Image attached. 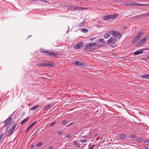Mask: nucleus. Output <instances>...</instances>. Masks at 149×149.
<instances>
[{
	"label": "nucleus",
	"instance_id": "obj_1",
	"mask_svg": "<svg viewBox=\"0 0 149 149\" xmlns=\"http://www.w3.org/2000/svg\"><path fill=\"white\" fill-rule=\"evenodd\" d=\"M11 119V117H9L3 122L4 123L3 127H7L6 131L7 133V136H9L12 134L13 131L17 126L16 124L13 125L10 123Z\"/></svg>",
	"mask_w": 149,
	"mask_h": 149
},
{
	"label": "nucleus",
	"instance_id": "obj_2",
	"mask_svg": "<svg viewBox=\"0 0 149 149\" xmlns=\"http://www.w3.org/2000/svg\"><path fill=\"white\" fill-rule=\"evenodd\" d=\"M97 43H89L87 44L85 48V49L86 50H88L91 52L92 50L96 49V47Z\"/></svg>",
	"mask_w": 149,
	"mask_h": 149
},
{
	"label": "nucleus",
	"instance_id": "obj_3",
	"mask_svg": "<svg viewBox=\"0 0 149 149\" xmlns=\"http://www.w3.org/2000/svg\"><path fill=\"white\" fill-rule=\"evenodd\" d=\"M118 15L117 14H114L113 15H106L103 17V19L105 20H108L111 18L113 19L115 18L116 17H118Z\"/></svg>",
	"mask_w": 149,
	"mask_h": 149
},
{
	"label": "nucleus",
	"instance_id": "obj_4",
	"mask_svg": "<svg viewBox=\"0 0 149 149\" xmlns=\"http://www.w3.org/2000/svg\"><path fill=\"white\" fill-rule=\"evenodd\" d=\"M110 33L116 37L120 38L122 36V35L119 32L114 31H111Z\"/></svg>",
	"mask_w": 149,
	"mask_h": 149
},
{
	"label": "nucleus",
	"instance_id": "obj_5",
	"mask_svg": "<svg viewBox=\"0 0 149 149\" xmlns=\"http://www.w3.org/2000/svg\"><path fill=\"white\" fill-rule=\"evenodd\" d=\"M84 45L83 43L82 42H79L76 44L75 46H74V48L77 49H81L83 47Z\"/></svg>",
	"mask_w": 149,
	"mask_h": 149
},
{
	"label": "nucleus",
	"instance_id": "obj_6",
	"mask_svg": "<svg viewBox=\"0 0 149 149\" xmlns=\"http://www.w3.org/2000/svg\"><path fill=\"white\" fill-rule=\"evenodd\" d=\"M67 8L72 10L73 11H75L77 10V6L73 5H68L66 6Z\"/></svg>",
	"mask_w": 149,
	"mask_h": 149
},
{
	"label": "nucleus",
	"instance_id": "obj_7",
	"mask_svg": "<svg viewBox=\"0 0 149 149\" xmlns=\"http://www.w3.org/2000/svg\"><path fill=\"white\" fill-rule=\"evenodd\" d=\"M74 64L77 66L82 67L86 65V64L83 62L78 61H75Z\"/></svg>",
	"mask_w": 149,
	"mask_h": 149
},
{
	"label": "nucleus",
	"instance_id": "obj_8",
	"mask_svg": "<svg viewBox=\"0 0 149 149\" xmlns=\"http://www.w3.org/2000/svg\"><path fill=\"white\" fill-rule=\"evenodd\" d=\"M116 40V38H111L109 39L108 41V44H113L115 43Z\"/></svg>",
	"mask_w": 149,
	"mask_h": 149
},
{
	"label": "nucleus",
	"instance_id": "obj_9",
	"mask_svg": "<svg viewBox=\"0 0 149 149\" xmlns=\"http://www.w3.org/2000/svg\"><path fill=\"white\" fill-rule=\"evenodd\" d=\"M147 40L146 38L140 40L137 44V46H140L142 45V44L145 43Z\"/></svg>",
	"mask_w": 149,
	"mask_h": 149
},
{
	"label": "nucleus",
	"instance_id": "obj_10",
	"mask_svg": "<svg viewBox=\"0 0 149 149\" xmlns=\"http://www.w3.org/2000/svg\"><path fill=\"white\" fill-rule=\"evenodd\" d=\"M57 54L58 53L57 52L49 51L48 55L51 57H56L57 56Z\"/></svg>",
	"mask_w": 149,
	"mask_h": 149
},
{
	"label": "nucleus",
	"instance_id": "obj_11",
	"mask_svg": "<svg viewBox=\"0 0 149 149\" xmlns=\"http://www.w3.org/2000/svg\"><path fill=\"white\" fill-rule=\"evenodd\" d=\"M143 49H141L137 50V51L134 52V54L135 55H136L142 53L143 52Z\"/></svg>",
	"mask_w": 149,
	"mask_h": 149
},
{
	"label": "nucleus",
	"instance_id": "obj_12",
	"mask_svg": "<svg viewBox=\"0 0 149 149\" xmlns=\"http://www.w3.org/2000/svg\"><path fill=\"white\" fill-rule=\"evenodd\" d=\"M40 52L44 54L45 55H48L49 51L46 50L45 49H41L40 50Z\"/></svg>",
	"mask_w": 149,
	"mask_h": 149
},
{
	"label": "nucleus",
	"instance_id": "obj_13",
	"mask_svg": "<svg viewBox=\"0 0 149 149\" xmlns=\"http://www.w3.org/2000/svg\"><path fill=\"white\" fill-rule=\"evenodd\" d=\"M55 66V64L53 63H46V67H52Z\"/></svg>",
	"mask_w": 149,
	"mask_h": 149
},
{
	"label": "nucleus",
	"instance_id": "obj_14",
	"mask_svg": "<svg viewBox=\"0 0 149 149\" xmlns=\"http://www.w3.org/2000/svg\"><path fill=\"white\" fill-rule=\"evenodd\" d=\"M141 78L149 80V74H145L141 76Z\"/></svg>",
	"mask_w": 149,
	"mask_h": 149
},
{
	"label": "nucleus",
	"instance_id": "obj_15",
	"mask_svg": "<svg viewBox=\"0 0 149 149\" xmlns=\"http://www.w3.org/2000/svg\"><path fill=\"white\" fill-rule=\"evenodd\" d=\"M139 39V38H138V37L136 36L133 39L132 41V43L133 44H134Z\"/></svg>",
	"mask_w": 149,
	"mask_h": 149
},
{
	"label": "nucleus",
	"instance_id": "obj_16",
	"mask_svg": "<svg viewBox=\"0 0 149 149\" xmlns=\"http://www.w3.org/2000/svg\"><path fill=\"white\" fill-rule=\"evenodd\" d=\"M36 65L39 67H46V63L43 62L42 63H38Z\"/></svg>",
	"mask_w": 149,
	"mask_h": 149
},
{
	"label": "nucleus",
	"instance_id": "obj_17",
	"mask_svg": "<svg viewBox=\"0 0 149 149\" xmlns=\"http://www.w3.org/2000/svg\"><path fill=\"white\" fill-rule=\"evenodd\" d=\"M36 122V121L33 123H32L28 128L25 130V132H27L28 130L30 129L31 127L33 125H34Z\"/></svg>",
	"mask_w": 149,
	"mask_h": 149
},
{
	"label": "nucleus",
	"instance_id": "obj_18",
	"mask_svg": "<svg viewBox=\"0 0 149 149\" xmlns=\"http://www.w3.org/2000/svg\"><path fill=\"white\" fill-rule=\"evenodd\" d=\"M77 10H86L87 9V8L86 7H80L77 6Z\"/></svg>",
	"mask_w": 149,
	"mask_h": 149
},
{
	"label": "nucleus",
	"instance_id": "obj_19",
	"mask_svg": "<svg viewBox=\"0 0 149 149\" xmlns=\"http://www.w3.org/2000/svg\"><path fill=\"white\" fill-rule=\"evenodd\" d=\"M39 106L38 105H37L34 106L32 107L31 109V111H34L37 109L38 108Z\"/></svg>",
	"mask_w": 149,
	"mask_h": 149
},
{
	"label": "nucleus",
	"instance_id": "obj_20",
	"mask_svg": "<svg viewBox=\"0 0 149 149\" xmlns=\"http://www.w3.org/2000/svg\"><path fill=\"white\" fill-rule=\"evenodd\" d=\"M29 117H27L23 121H22L21 123V124H22L26 122L29 119Z\"/></svg>",
	"mask_w": 149,
	"mask_h": 149
},
{
	"label": "nucleus",
	"instance_id": "obj_21",
	"mask_svg": "<svg viewBox=\"0 0 149 149\" xmlns=\"http://www.w3.org/2000/svg\"><path fill=\"white\" fill-rule=\"evenodd\" d=\"M81 31L84 33H87L88 32V30L86 29H82L81 30Z\"/></svg>",
	"mask_w": 149,
	"mask_h": 149
},
{
	"label": "nucleus",
	"instance_id": "obj_22",
	"mask_svg": "<svg viewBox=\"0 0 149 149\" xmlns=\"http://www.w3.org/2000/svg\"><path fill=\"white\" fill-rule=\"evenodd\" d=\"M109 37V34L108 33L106 32L104 36V37L105 38H108Z\"/></svg>",
	"mask_w": 149,
	"mask_h": 149
},
{
	"label": "nucleus",
	"instance_id": "obj_23",
	"mask_svg": "<svg viewBox=\"0 0 149 149\" xmlns=\"http://www.w3.org/2000/svg\"><path fill=\"white\" fill-rule=\"evenodd\" d=\"M143 34V33L141 32H139L138 33V34L136 36L137 37H138V38H139L141 37Z\"/></svg>",
	"mask_w": 149,
	"mask_h": 149
},
{
	"label": "nucleus",
	"instance_id": "obj_24",
	"mask_svg": "<svg viewBox=\"0 0 149 149\" xmlns=\"http://www.w3.org/2000/svg\"><path fill=\"white\" fill-rule=\"evenodd\" d=\"M141 16V17H143V16L145 17H147L149 16L148 13L146 14L140 15V16Z\"/></svg>",
	"mask_w": 149,
	"mask_h": 149
},
{
	"label": "nucleus",
	"instance_id": "obj_25",
	"mask_svg": "<svg viewBox=\"0 0 149 149\" xmlns=\"http://www.w3.org/2000/svg\"><path fill=\"white\" fill-rule=\"evenodd\" d=\"M98 42L99 43H102L103 44L105 43V42H104V40L102 38L100 39L99 40Z\"/></svg>",
	"mask_w": 149,
	"mask_h": 149
},
{
	"label": "nucleus",
	"instance_id": "obj_26",
	"mask_svg": "<svg viewBox=\"0 0 149 149\" xmlns=\"http://www.w3.org/2000/svg\"><path fill=\"white\" fill-rule=\"evenodd\" d=\"M4 135V133H3L0 135V142L2 141V139Z\"/></svg>",
	"mask_w": 149,
	"mask_h": 149
},
{
	"label": "nucleus",
	"instance_id": "obj_27",
	"mask_svg": "<svg viewBox=\"0 0 149 149\" xmlns=\"http://www.w3.org/2000/svg\"><path fill=\"white\" fill-rule=\"evenodd\" d=\"M120 137L121 138L124 139L125 138L126 136L123 134H121L120 135Z\"/></svg>",
	"mask_w": 149,
	"mask_h": 149
},
{
	"label": "nucleus",
	"instance_id": "obj_28",
	"mask_svg": "<svg viewBox=\"0 0 149 149\" xmlns=\"http://www.w3.org/2000/svg\"><path fill=\"white\" fill-rule=\"evenodd\" d=\"M74 145H75V146H77V148H79L80 146V144H77V142H74Z\"/></svg>",
	"mask_w": 149,
	"mask_h": 149
},
{
	"label": "nucleus",
	"instance_id": "obj_29",
	"mask_svg": "<svg viewBox=\"0 0 149 149\" xmlns=\"http://www.w3.org/2000/svg\"><path fill=\"white\" fill-rule=\"evenodd\" d=\"M138 142H140L143 141V139L141 138H139L137 139L136 140Z\"/></svg>",
	"mask_w": 149,
	"mask_h": 149
},
{
	"label": "nucleus",
	"instance_id": "obj_30",
	"mask_svg": "<svg viewBox=\"0 0 149 149\" xmlns=\"http://www.w3.org/2000/svg\"><path fill=\"white\" fill-rule=\"evenodd\" d=\"M79 141L81 142H82L83 143H86L87 142V140H79Z\"/></svg>",
	"mask_w": 149,
	"mask_h": 149
},
{
	"label": "nucleus",
	"instance_id": "obj_31",
	"mask_svg": "<svg viewBox=\"0 0 149 149\" xmlns=\"http://www.w3.org/2000/svg\"><path fill=\"white\" fill-rule=\"evenodd\" d=\"M95 146V145H92L88 149H92Z\"/></svg>",
	"mask_w": 149,
	"mask_h": 149
},
{
	"label": "nucleus",
	"instance_id": "obj_32",
	"mask_svg": "<svg viewBox=\"0 0 149 149\" xmlns=\"http://www.w3.org/2000/svg\"><path fill=\"white\" fill-rule=\"evenodd\" d=\"M42 142L39 143L36 145L37 146H40L42 145Z\"/></svg>",
	"mask_w": 149,
	"mask_h": 149
},
{
	"label": "nucleus",
	"instance_id": "obj_33",
	"mask_svg": "<svg viewBox=\"0 0 149 149\" xmlns=\"http://www.w3.org/2000/svg\"><path fill=\"white\" fill-rule=\"evenodd\" d=\"M85 23V21H84V22H82L79 24V26H83Z\"/></svg>",
	"mask_w": 149,
	"mask_h": 149
},
{
	"label": "nucleus",
	"instance_id": "obj_34",
	"mask_svg": "<svg viewBox=\"0 0 149 149\" xmlns=\"http://www.w3.org/2000/svg\"><path fill=\"white\" fill-rule=\"evenodd\" d=\"M103 45L102 44L100 45H98L97 47H96V49H97L98 48H100Z\"/></svg>",
	"mask_w": 149,
	"mask_h": 149
},
{
	"label": "nucleus",
	"instance_id": "obj_35",
	"mask_svg": "<svg viewBox=\"0 0 149 149\" xmlns=\"http://www.w3.org/2000/svg\"><path fill=\"white\" fill-rule=\"evenodd\" d=\"M51 106V104H49L47 106L46 108H45V110H46L47 109L49 108V107Z\"/></svg>",
	"mask_w": 149,
	"mask_h": 149
},
{
	"label": "nucleus",
	"instance_id": "obj_36",
	"mask_svg": "<svg viewBox=\"0 0 149 149\" xmlns=\"http://www.w3.org/2000/svg\"><path fill=\"white\" fill-rule=\"evenodd\" d=\"M70 134H67L66 135V137L67 138H70Z\"/></svg>",
	"mask_w": 149,
	"mask_h": 149
},
{
	"label": "nucleus",
	"instance_id": "obj_37",
	"mask_svg": "<svg viewBox=\"0 0 149 149\" xmlns=\"http://www.w3.org/2000/svg\"><path fill=\"white\" fill-rule=\"evenodd\" d=\"M144 143H149V140H148L145 141H144Z\"/></svg>",
	"mask_w": 149,
	"mask_h": 149
},
{
	"label": "nucleus",
	"instance_id": "obj_38",
	"mask_svg": "<svg viewBox=\"0 0 149 149\" xmlns=\"http://www.w3.org/2000/svg\"><path fill=\"white\" fill-rule=\"evenodd\" d=\"M44 63H49V61L48 60H46L43 61Z\"/></svg>",
	"mask_w": 149,
	"mask_h": 149
},
{
	"label": "nucleus",
	"instance_id": "obj_39",
	"mask_svg": "<svg viewBox=\"0 0 149 149\" xmlns=\"http://www.w3.org/2000/svg\"><path fill=\"white\" fill-rule=\"evenodd\" d=\"M67 121L66 120H64L62 122V123L63 124H65L66 123Z\"/></svg>",
	"mask_w": 149,
	"mask_h": 149
},
{
	"label": "nucleus",
	"instance_id": "obj_40",
	"mask_svg": "<svg viewBox=\"0 0 149 149\" xmlns=\"http://www.w3.org/2000/svg\"><path fill=\"white\" fill-rule=\"evenodd\" d=\"M56 123L55 122H54L50 125V126H52L53 125H55Z\"/></svg>",
	"mask_w": 149,
	"mask_h": 149
},
{
	"label": "nucleus",
	"instance_id": "obj_41",
	"mask_svg": "<svg viewBox=\"0 0 149 149\" xmlns=\"http://www.w3.org/2000/svg\"><path fill=\"white\" fill-rule=\"evenodd\" d=\"M63 133V132L62 131H60L58 133V134L61 135Z\"/></svg>",
	"mask_w": 149,
	"mask_h": 149
},
{
	"label": "nucleus",
	"instance_id": "obj_42",
	"mask_svg": "<svg viewBox=\"0 0 149 149\" xmlns=\"http://www.w3.org/2000/svg\"><path fill=\"white\" fill-rule=\"evenodd\" d=\"M43 2H44L45 3H49L48 1H47L45 0H43Z\"/></svg>",
	"mask_w": 149,
	"mask_h": 149
},
{
	"label": "nucleus",
	"instance_id": "obj_43",
	"mask_svg": "<svg viewBox=\"0 0 149 149\" xmlns=\"http://www.w3.org/2000/svg\"><path fill=\"white\" fill-rule=\"evenodd\" d=\"M147 5V4H138V5H139V6H146Z\"/></svg>",
	"mask_w": 149,
	"mask_h": 149
},
{
	"label": "nucleus",
	"instance_id": "obj_44",
	"mask_svg": "<svg viewBox=\"0 0 149 149\" xmlns=\"http://www.w3.org/2000/svg\"><path fill=\"white\" fill-rule=\"evenodd\" d=\"M131 137L132 138H135L136 137V136L135 135H132Z\"/></svg>",
	"mask_w": 149,
	"mask_h": 149
},
{
	"label": "nucleus",
	"instance_id": "obj_45",
	"mask_svg": "<svg viewBox=\"0 0 149 149\" xmlns=\"http://www.w3.org/2000/svg\"><path fill=\"white\" fill-rule=\"evenodd\" d=\"M87 136H86V135L84 136L83 137L84 138V139L87 138Z\"/></svg>",
	"mask_w": 149,
	"mask_h": 149
},
{
	"label": "nucleus",
	"instance_id": "obj_46",
	"mask_svg": "<svg viewBox=\"0 0 149 149\" xmlns=\"http://www.w3.org/2000/svg\"><path fill=\"white\" fill-rule=\"evenodd\" d=\"M73 123H71L70 124L68 125L67 126V127H69V126H70V125H71L72 124H73Z\"/></svg>",
	"mask_w": 149,
	"mask_h": 149
},
{
	"label": "nucleus",
	"instance_id": "obj_47",
	"mask_svg": "<svg viewBox=\"0 0 149 149\" xmlns=\"http://www.w3.org/2000/svg\"><path fill=\"white\" fill-rule=\"evenodd\" d=\"M144 148L145 149H148V147H147V146H144Z\"/></svg>",
	"mask_w": 149,
	"mask_h": 149
},
{
	"label": "nucleus",
	"instance_id": "obj_48",
	"mask_svg": "<svg viewBox=\"0 0 149 149\" xmlns=\"http://www.w3.org/2000/svg\"><path fill=\"white\" fill-rule=\"evenodd\" d=\"M43 0H37V1H41L42 2H43Z\"/></svg>",
	"mask_w": 149,
	"mask_h": 149
},
{
	"label": "nucleus",
	"instance_id": "obj_49",
	"mask_svg": "<svg viewBox=\"0 0 149 149\" xmlns=\"http://www.w3.org/2000/svg\"><path fill=\"white\" fill-rule=\"evenodd\" d=\"M140 16V15H137L136 16V17L139 18L140 17H141V16Z\"/></svg>",
	"mask_w": 149,
	"mask_h": 149
},
{
	"label": "nucleus",
	"instance_id": "obj_50",
	"mask_svg": "<svg viewBox=\"0 0 149 149\" xmlns=\"http://www.w3.org/2000/svg\"><path fill=\"white\" fill-rule=\"evenodd\" d=\"M95 26H97L98 28H99L98 25L97 24L95 25Z\"/></svg>",
	"mask_w": 149,
	"mask_h": 149
},
{
	"label": "nucleus",
	"instance_id": "obj_51",
	"mask_svg": "<svg viewBox=\"0 0 149 149\" xmlns=\"http://www.w3.org/2000/svg\"><path fill=\"white\" fill-rule=\"evenodd\" d=\"M49 148V149H52V147H50Z\"/></svg>",
	"mask_w": 149,
	"mask_h": 149
},
{
	"label": "nucleus",
	"instance_id": "obj_52",
	"mask_svg": "<svg viewBox=\"0 0 149 149\" xmlns=\"http://www.w3.org/2000/svg\"><path fill=\"white\" fill-rule=\"evenodd\" d=\"M33 146H34L33 145H31V148H32L33 147Z\"/></svg>",
	"mask_w": 149,
	"mask_h": 149
},
{
	"label": "nucleus",
	"instance_id": "obj_53",
	"mask_svg": "<svg viewBox=\"0 0 149 149\" xmlns=\"http://www.w3.org/2000/svg\"><path fill=\"white\" fill-rule=\"evenodd\" d=\"M29 1H36L37 0H29Z\"/></svg>",
	"mask_w": 149,
	"mask_h": 149
},
{
	"label": "nucleus",
	"instance_id": "obj_54",
	"mask_svg": "<svg viewBox=\"0 0 149 149\" xmlns=\"http://www.w3.org/2000/svg\"><path fill=\"white\" fill-rule=\"evenodd\" d=\"M94 39V38H92V39H91V41H92V40H93Z\"/></svg>",
	"mask_w": 149,
	"mask_h": 149
},
{
	"label": "nucleus",
	"instance_id": "obj_55",
	"mask_svg": "<svg viewBox=\"0 0 149 149\" xmlns=\"http://www.w3.org/2000/svg\"><path fill=\"white\" fill-rule=\"evenodd\" d=\"M134 3L136 5H138V4H139V3Z\"/></svg>",
	"mask_w": 149,
	"mask_h": 149
},
{
	"label": "nucleus",
	"instance_id": "obj_56",
	"mask_svg": "<svg viewBox=\"0 0 149 149\" xmlns=\"http://www.w3.org/2000/svg\"><path fill=\"white\" fill-rule=\"evenodd\" d=\"M31 36H30L28 37H30Z\"/></svg>",
	"mask_w": 149,
	"mask_h": 149
},
{
	"label": "nucleus",
	"instance_id": "obj_57",
	"mask_svg": "<svg viewBox=\"0 0 149 149\" xmlns=\"http://www.w3.org/2000/svg\"><path fill=\"white\" fill-rule=\"evenodd\" d=\"M148 13V15H149V12Z\"/></svg>",
	"mask_w": 149,
	"mask_h": 149
}]
</instances>
